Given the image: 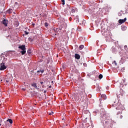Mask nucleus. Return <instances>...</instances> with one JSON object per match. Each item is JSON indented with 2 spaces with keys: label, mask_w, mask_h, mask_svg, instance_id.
I'll list each match as a JSON object with an SVG mask.
<instances>
[{
  "label": "nucleus",
  "mask_w": 128,
  "mask_h": 128,
  "mask_svg": "<svg viewBox=\"0 0 128 128\" xmlns=\"http://www.w3.org/2000/svg\"><path fill=\"white\" fill-rule=\"evenodd\" d=\"M32 86H33V88H36L38 90V86H36V83H32L31 84Z\"/></svg>",
  "instance_id": "6e6552de"
},
{
  "label": "nucleus",
  "mask_w": 128,
  "mask_h": 128,
  "mask_svg": "<svg viewBox=\"0 0 128 128\" xmlns=\"http://www.w3.org/2000/svg\"><path fill=\"white\" fill-rule=\"evenodd\" d=\"M40 84H44V82H40Z\"/></svg>",
  "instance_id": "c85d7f7f"
},
{
  "label": "nucleus",
  "mask_w": 128,
  "mask_h": 128,
  "mask_svg": "<svg viewBox=\"0 0 128 128\" xmlns=\"http://www.w3.org/2000/svg\"><path fill=\"white\" fill-rule=\"evenodd\" d=\"M6 68V66H4V63H2L0 64V70H4Z\"/></svg>",
  "instance_id": "20e7f679"
},
{
  "label": "nucleus",
  "mask_w": 128,
  "mask_h": 128,
  "mask_svg": "<svg viewBox=\"0 0 128 128\" xmlns=\"http://www.w3.org/2000/svg\"><path fill=\"white\" fill-rule=\"evenodd\" d=\"M4 25L5 26H8V20H6V19H4L2 20V22Z\"/></svg>",
  "instance_id": "423d86ee"
},
{
  "label": "nucleus",
  "mask_w": 128,
  "mask_h": 128,
  "mask_svg": "<svg viewBox=\"0 0 128 128\" xmlns=\"http://www.w3.org/2000/svg\"><path fill=\"white\" fill-rule=\"evenodd\" d=\"M32 72H34V71H32Z\"/></svg>",
  "instance_id": "e433bc0d"
},
{
  "label": "nucleus",
  "mask_w": 128,
  "mask_h": 128,
  "mask_svg": "<svg viewBox=\"0 0 128 128\" xmlns=\"http://www.w3.org/2000/svg\"><path fill=\"white\" fill-rule=\"evenodd\" d=\"M128 48V46H124V48Z\"/></svg>",
  "instance_id": "7c9ffc66"
},
{
  "label": "nucleus",
  "mask_w": 128,
  "mask_h": 128,
  "mask_svg": "<svg viewBox=\"0 0 128 128\" xmlns=\"http://www.w3.org/2000/svg\"><path fill=\"white\" fill-rule=\"evenodd\" d=\"M84 48V45H80L79 46V50H82V48Z\"/></svg>",
  "instance_id": "9b49d317"
},
{
  "label": "nucleus",
  "mask_w": 128,
  "mask_h": 128,
  "mask_svg": "<svg viewBox=\"0 0 128 128\" xmlns=\"http://www.w3.org/2000/svg\"><path fill=\"white\" fill-rule=\"evenodd\" d=\"M52 88V86H49V88Z\"/></svg>",
  "instance_id": "473e14b6"
},
{
  "label": "nucleus",
  "mask_w": 128,
  "mask_h": 128,
  "mask_svg": "<svg viewBox=\"0 0 128 128\" xmlns=\"http://www.w3.org/2000/svg\"><path fill=\"white\" fill-rule=\"evenodd\" d=\"M7 122H10V124H12V119L8 118L7 120Z\"/></svg>",
  "instance_id": "f8f14e48"
},
{
  "label": "nucleus",
  "mask_w": 128,
  "mask_h": 128,
  "mask_svg": "<svg viewBox=\"0 0 128 128\" xmlns=\"http://www.w3.org/2000/svg\"><path fill=\"white\" fill-rule=\"evenodd\" d=\"M44 70H38L37 72H41V74H44Z\"/></svg>",
  "instance_id": "a211bd4d"
},
{
  "label": "nucleus",
  "mask_w": 128,
  "mask_h": 128,
  "mask_svg": "<svg viewBox=\"0 0 128 128\" xmlns=\"http://www.w3.org/2000/svg\"><path fill=\"white\" fill-rule=\"evenodd\" d=\"M75 58L76 60H80V54H75Z\"/></svg>",
  "instance_id": "1a4fd4ad"
},
{
  "label": "nucleus",
  "mask_w": 128,
  "mask_h": 128,
  "mask_svg": "<svg viewBox=\"0 0 128 128\" xmlns=\"http://www.w3.org/2000/svg\"><path fill=\"white\" fill-rule=\"evenodd\" d=\"M48 26V22H45L44 23V26Z\"/></svg>",
  "instance_id": "412c9836"
},
{
  "label": "nucleus",
  "mask_w": 128,
  "mask_h": 128,
  "mask_svg": "<svg viewBox=\"0 0 128 128\" xmlns=\"http://www.w3.org/2000/svg\"><path fill=\"white\" fill-rule=\"evenodd\" d=\"M0 126H2V124L0 123Z\"/></svg>",
  "instance_id": "c9c22d12"
},
{
  "label": "nucleus",
  "mask_w": 128,
  "mask_h": 128,
  "mask_svg": "<svg viewBox=\"0 0 128 128\" xmlns=\"http://www.w3.org/2000/svg\"><path fill=\"white\" fill-rule=\"evenodd\" d=\"M46 90H44V93L46 94Z\"/></svg>",
  "instance_id": "2f4dec72"
},
{
  "label": "nucleus",
  "mask_w": 128,
  "mask_h": 128,
  "mask_svg": "<svg viewBox=\"0 0 128 128\" xmlns=\"http://www.w3.org/2000/svg\"><path fill=\"white\" fill-rule=\"evenodd\" d=\"M101 98H103V100H106V96L104 94H102L101 95Z\"/></svg>",
  "instance_id": "9d476101"
},
{
  "label": "nucleus",
  "mask_w": 128,
  "mask_h": 128,
  "mask_svg": "<svg viewBox=\"0 0 128 128\" xmlns=\"http://www.w3.org/2000/svg\"><path fill=\"white\" fill-rule=\"evenodd\" d=\"M102 77H103V76H102V74H100L99 75V76H98V78H100V80H102Z\"/></svg>",
  "instance_id": "f3484780"
},
{
  "label": "nucleus",
  "mask_w": 128,
  "mask_h": 128,
  "mask_svg": "<svg viewBox=\"0 0 128 128\" xmlns=\"http://www.w3.org/2000/svg\"><path fill=\"white\" fill-rule=\"evenodd\" d=\"M112 64H114V66H118V63H116V62L115 60L114 61L112 62Z\"/></svg>",
  "instance_id": "dca6fc26"
},
{
  "label": "nucleus",
  "mask_w": 128,
  "mask_h": 128,
  "mask_svg": "<svg viewBox=\"0 0 128 128\" xmlns=\"http://www.w3.org/2000/svg\"><path fill=\"white\" fill-rule=\"evenodd\" d=\"M64 27H60L59 28V30H62V28Z\"/></svg>",
  "instance_id": "a878e982"
},
{
  "label": "nucleus",
  "mask_w": 128,
  "mask_h": 128,
  "mask_svg": "<svg viewBox=\"0 0 128 128\" xmlns=\"http://www.w3.org/2000/svg\"><path fill=\"white\" fill-rule=\"evenodd\" d=\"M12 82V78H9V80H6V82Z\"/></svg>",
  "instance_id": "4468645a"
},
{
  "label": "nucleus",
  "mask_w": 128,
  "mask_h": 128,
  "mask_svg": "<svg viewBox=\"0 0 128 128\" xmlns=\"http://www.w3.org/2000/svg\"><path fill=\"white\" fill-rule=\"evenodd\" d=\"M62 2V4H64V0H61Z\"/></svg>",
  "instance_id": "4be33fe9"
},
{
  "label": "nucleus",
  "mask_w": 128,
  "mask_h": 128,
  "mask_svg": "<svg viewBox=\"0 0 128 128\" xmlns=\"http://www.w3.org/2000/svg\"><path fill=\"white\" fill-rule=\"evenodd\" d=\"M109 124L108 120H106V121H105V124Z\"/></svg>",
  "instance_id": "6ab92c4d"
},
{
  "label": "nucleus",
  "mask_w": 128,
  "mask_h": 128,
  "mask_svg": "<svg viewBox=\"0 0 128 128\" xmlns=\"http://www.w3.org/2000/svg\"><path fill=\"white\" fill-rule=\"evenodd\" d=\"M84 96V89H83L82 91L80 90L78 93L74 95L75 98L76 100H80Z\"/></svg>",
  "instance_id": "f03ea898"
},
{
  "label": "nucleus",
  "mask_w": 128,
  "mask_h": 128,
  "mask_svg": "<svg viewBox=\"0 0 128 128\" xmlns=\"http://www.w3.org/2000/svg\"><path fill=\"white\" fill-rule=\"evenodd\" d=\"M48 114L50 116H52V114H54V112H48Z\"/></svg>",
  "instance_id": "aec40b11"
},
{
  "label": "nucleus",
  "mask_w": 128,
  "mask_h": 128,
  "mask_svg": "<svg viewBox=\"0 0 128 128\" xmlns=\"http://www.w3.org/2000/svg\"><path fill=\"white\" fill-rule=\"evenodd\" d=\"M117 110H120L117 112V118H122V116L120 115L122 114V110H124V106L120 103H118V106L116 108Z\"/></svg>",
  "instance_id": "f257e3e1"
},
{
  "label": "nucleus",
  "mask_w": 128,
  "mask_h": 128,
  "mask_svg": "<svg viewBox=\"0 0 128 128\" xmlns=\"http://www.w3.org/2000/svg\"><path fill=\"white\" fill-rule=\"evenodd\" d=\"M122 28H126V26H122Z\"/></svg>",
  "instance_id": "cd10ccee"
},
{
  "label": "nucleus",
  "mask_w": 128,
  "mask_h": 128,
  "mask_svg": "<svg viewBox=\"0 0 128 128\" xmlns=\"http://www.w3.org/2000/svg\"><path fill=\"white\" fill-rule=\"evenodd\" d=\"M28 40H30L31 42H32L34 40L30 38H28Z\"/></svg>",
  "instance_id": "b1692460"
},
{
  "label": "nucleus",
  "mask_w": 128,
  "mask_h": 128,
  "mask_svg": "<svg viewBox=\"0 0 128 128\" xmlns=\"http://www.w3.org/2000/svg\"><path fill=\"white\" fill-rule=\"evenodd\" d=\"M126 62V57H122L120 60V62L121 64H124V62Z\"/></svg>",
  "instance_id": "0eeeda50"
},
{
  "label": "nucleus",
  "mask_w": 128,
  "mask_h": 128,
  "mask_svg": "<svg viewBox=\"0 0 128 128\" xmlns=\"http://www.w3.org/2000/svg\"><path fill=\"white\" fill-rule=\"evenodd\" d=\"M83 66H86V63H84Z\"/></svg>",
  "instance_id": "393cba45"
},
{
  "label": "nucleus",
  "mask_w": 128,
  "mask_h": 128,
  "mask_svg": "<svg viewBox=\"0 0 128 128\" xmlns=\"http://www.w3.org/2000/svg\"><path fill=\"white\" fill-rule=\"evenodd\" d=\"M8 14H12V9H9L8 10Z\"/></svg>",
  "instance_id": "ddd939ff"
},
{
  "label": "nucleus",
  "mask_w": 128,
  "mask_h": 128,
  "mask_svg": "<svg viewBox=\"0 0 128 128\" xmlns=\"http://www.w3.org/2000/svg\"><path fill=\"white\" fill-rule=\"evenodd\" d=\"M27 52L29 54H32V50H30V49L28 50V51H27Z\"/></svg>",
  "instance_id": "2eb2a0df"
},
{
  "label": "nucleus",
  "mask_w": 128,
  "mask_h": 128,
  "mask_svg": "<svg viewBox=\"0 0 128 128\" xmlns=\"http://www.w3.org/2000/svg\"><path fill=\"white\" fill-rule=\"evenodd\" d=\"M24 34H28V32L26 31H24Z\"/></svg>",
  "instance_id": "5701e85b"
},
{
  "label": "nucleus",
  "mask_w": 128,
  "mask_h": 128,
  "mask_svg": "<svg viewBox=\"0 0 128 128\" xmlns=\"http://www.w3.org/2000/svg\"><path fill=\"white\" fill-rule=\"evenodd\" d=\"M18 48H20V50H22V51H21L20 52L22 56H24V54L26 52V46L22 45V46H19Z\"/></svg>",
  "instance_id": "7ed1b4c3"
},
{
  "label": "nucleus",
  "mask_w": 128,
  "mask_h": 128,
  "mask_svg": "<svg viewBox=\"0 0 128 128\" xmlns=\"http://www.w3.org/2000/svg\"><path fill=\"white\" fill-rule=\"evenodd\" d=\"M14 4H18V2H16L14 3Z\"/></svg>",
  "instance_id": "c756f323"
},
{
  "label": "nucleus",
  "mask_w": 128,
  "mask_h": 128,
  "mask_svg": "<svg viewBox=\"0 0 128 128\" xmlns=\"http://www.w3.org/2000/svg\"><path fill=\"white\" fill-rule=\"evenodd\" d=\"M76 12V10H72V12Z\"/></svg>",
  "instance_id": "bb28decb"
},
{
  "label": "nucleus",
  "mask_w": 128,
  "mask_h": 128,
  "mask_svg": "<svg viewBox=\"0 0 128 128\" xmlns=\"http://www.w3.org/2000/svg\"><path fill=\"white\" fill-rule=\"evenodd\" d=\"M110 126L111 128H112V125Z\"/></svg>",
  "instance_id": "72a5a7b5"
},
{
  "label": "nucleus",
  "mask_w": 128,
  "mask_h": 128,
  "mask_svg": "<svg viewBox=\"0 0 128 128\" xmlns=\"http://www.w3.org/2000/svg\"><path fill=\"white\" fill-rule=\"evenodd\" d=\"M126 20V18H124V19H120L118 20V22L120 24H124V22H125Z\"/></svg>",
  "instance_id": "39448f33"
},
{
  "label": "nucleus",
  "mask_w": 128,
  "mask_h": 128,
  "mask_svg": "<svg viewBox=\"0 0 128 128\" xmlns=\"http://www.w3.org/2000/svg\"><path fill=\"white\" fill-rule=\"evenodd\" d=\"M55 36H56V33L55 34Z\"/></svg>",
  "instance_id": "f704fd0d"
}]
</instances>
